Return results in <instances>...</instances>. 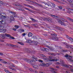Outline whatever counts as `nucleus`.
I'll list each match as a JSON object with an SVG mask.
<instances>
[{
	"instance_id": "1",
	"label": "nucleus",
	"mask_w": 73,
	"mask_h": 73,
	"mask_svg": "<svg viewBox=\"0 0 73 73\" xmlns=\"http://www.w3.org/2000/svg\"><path fill=\"white\" fill-rule=\"evenodd\" d=\"M33 60H32L31 59L27 60V59H26L25 60V61H27V62H29V64H31V63H32V62L33 61H37V58L35 57V56H33Z\"/></svg>"
},
{
	"instance_id": "2",
	"label": "nucleus",
	"mask_w": 73,
	"mask_h": 73,
	"mask_svg": "<svg viewBox=\"0 0 73 73\" xmlns=\"http://www.w3.org/2000/svg\"><path fill=\"white\" fill-rule=\"evenodd\" d=\"M64 56L66 57V59H67L68 61H70V62H73V60H72V58L73 57L72 56H69V55L67 54H66Z\"/></svg>"
},
{
	"instance_id": "3",
	"label": "nucleus",
	"mask_w": 73,
	"mask_h": 73,
	"mask_svg": "<svg viewBox=\"0 0 73 73\" xmlns=\"http://www.w3.org/2000/svg\"><path fill=\"white\" fill-rule=\"evenodd\" d=\"M6 24L5 21L2 18H0V28H1L2 24Z\"/></svg>"
},
{
	"instance_id": "4",
	"label": "nucleus",
	"mask_w": 73,
	"mask_h": 73,
	"mask_svg": "<svg viewBox=\"0 0 73 73\" xmlns=\"http://www.w3.org/2000/svg\"><path fill=\"white\" fill-rule=\"evenodd\" d=\"M60 62L62 63L61 64L62 66H65V67H66L67 68H70V67H69V66H70V67H72V66H71L70 65L68 66V65L64 64V62L62 60H60Z\"/></svg>"
},
{
	"instance_id": "5",
	"label": "nucleus",
	"mask_w": 73,
	"mask_h": 73,
	"mask_svg": "<svg viewBox=\"0 0 73 73\" xmlns=\"http://www.w3.org/2000/svg\"><path fill=\"white\" fill-rule=\"evenodd\" d=\"M48 59L50 61H58V59L56 58L52 59V56H49Z\"/></svg>"
},
{
	"instance_id": "6",
	"label": "nucleus",
	"mask_w": 73,
	"mask_h": 73,
	"mask_svg": "<svg viewBox=\"0 0 73 73\" xmlns=\"http://www.w3.org/2000/svg\"><path fill=\"white\" fill-rule=\"evenodd\" d=\"M14 17H15V15H13V16H10V18L8 19V21L9 23H10V22L12 21H13L14 20Z\"/></svg>"
},
{
	"instance_id": "7",
	"label": "nucleus",
	"mask_w": 73,
	"mask_h": 73,
	"mask_svg": "<svg viewBox=\"0 0 73 73\" xmlns=\"http://www.w3.org/2000/svg\"><path fill=\"white\" fill-rule=\"evenodd\" d=\"M51 36L54 37L52 38V39L54 40H58V37L55 38V37H56V36H57V35L56 34H51Z\"/></svg>"
},
{
	"instance_id": "8",
	"label": "nucleus",
	"mask_w": 73,
	"mask_h": 73,
	"mask_svg": "<svg viewBox=\"0 0 73 73\" xmlns=\"http://www.w3.org/2000/svg\"><path fill=\"white\" fill-rule=\"evenodd\" d=\"M5 13H0V17H3L4 19H6L7 18V17L5 16Z\"/></svg>"
},
{
	"instance_id": "9",
	"label": "nucleus",
	"mask_w": 73,
	"mask_h": 73,
	"mask_svg": "<svg viewBox=\"0 0 73 73\" xmlns=\"http://www.w3.org/2000/svg\"><path fill=\"white\" fill-rule=\"evenodd\" d=\"M43 19L44 21H48L50 23L51 22V21H52V19L51 18L47 19L46 18H43Z\"/></svg>"
},
{
	"instance_id": "10",
	"label": "nucleus",
	"mask_w": 73,
	"mask_h": 73,
	"mask_svg": "<svg viewBox=\"0 0 73 73\" xmlns=\"http://www.w3.org/2000/svg\"><path fill=\"white\" fill-rule=\"evenodd\" d=\"M53 27H54V28H56L57 29H58L59 30H60V31H63V28H62L57 27L56 26H53Z\"/></svg>"
},
{
	"instance_id": "11",
	"label": "nucleus",
	"mask_w": 73,
	"mask_h": 73,
	"mask_svg": "<svg viewBox=\"0 0 73 73\" xmlns=\"http://www.w3.org/2000/svg\"><path fill=\"white\" fill-rule=\"evenodd\" d=\"M38 60L39 62H41V63L40 64V65H41V66H45V64L44 63H42L43 62L42 60Z\"/></svg>"
},
{
	"instance_id": "12",
	"label": "nucleus",
	"mask_w": 73,
	"mask_h": 73,
	"mask_svg": "<svg viewBox=\"0 0 73 73\" xmlns=\"http://www.w3.org/2000/svg\"><path fill=\"white\" fill-rule=\"evenodd\" d=\"M64 44H65L66 45V48H69V47L70 48H72V49H73V46H70V45H68L66 43H64Z\"/></svg>"
},
{
	"instance_id": "13",
	"label": "nucleus",
	"mask_w": 73,
	"mask_h": 73,
	"mask_svg": "<svg viewBox=\"0 0 73 73\" xmlns=\"http://www.w3.org/2000/svg\"><path fill=\"white\" fill-rule=\"evenodd\" d=\"M67 38H68V39H69L71 41H72V42H73V39H72V38H70V37H69V36H67Z\"/></svg>"
},
{
	"instance_id": "14",
	"label": "nucleus",
	"mask_w": 73,
	"mask_h": 73,
	"mask_svg": "<svg viewBox=\"0 0 73 73\" xmlns=\"http://www.w3.org/2000/svg\"><path fill=\"white\" fill-rule=\"evenodd\" d=\"M32 2L33 4H36L37 5H38L39 6H40V7H42V6L40 4H38L36 2Z\"/></svg>"
},
{
	"instance_id": "15",
	"label": "nucleus",
	"mask_w": 73,
	"mask_h": 73,
	"mask_svg": "<svg viewBox=\"0 0 73 73\" xmlns=\"http://www.w3.org/2000/svg\"><path fill=\"white\" fill-rule=\"evenodd\" d=\"M42 50L44 51H46V52H49V49L46 48H42Z\"/></svg>"
},
{
	"instance_id": "16",
	"label": "nucleus",
	"mask_w": 73,
	"mask_h": 73,
	"mask_svg": "<svg viewBox=\"0 0 73 73\" xmlns=\"http://www.w3.org/2000/svg\"><path fill=\"white\" fill-rule=\"evenodd\" d=\"M51 16L52 17H53V18H54V19H57V18L58 17V16H56L55 15H51Z\"/></svg>"
},
{
	"instance_id": "17",
	"label": "nucleus",
	"mask_w": 73,
	"mask_h": 73,
	"mask_svg": "<svg viewBox=\"0 0 73 73\" xmlns=\"http://www.w3.org/2000/svg\"><path fill=\"white\" fill-rule=\"evenodd\" d=\"M5 37H11V35L8 34L7 33L5 34Z\"/></svg>"
},
{
	"instance_id": "18",
	"label": "nucleus",
	"mask_w": 73,
	"mask_h": 73,
	"mask_svg": "<svg viewBox=\"0 0 73 73\" xmlns=\"http://www.w3.org/2000/svg\"><path fill=\"white\" fill-rule=\"evenodd\" d=\"M25 5V6H27V7H29L30 8H32V9H33L34 8L33 7L29 5Z\"/></svg>"
},
{
	"instance_id": "19",
	"label": "nucleus",
	"mask_w": 73,
	"mask_h": 73,
	"mask_svg": "<svg viewBox=\"0 0 73 73\" xmlns=\"http://www.w3.org/2000/svg\"><path fill=\"white\" fill-rule=\"evenodd\" d=\"M1 37L2 38H4L5 37V35L2 34L1 36Z\"/></svg>"
},
{
	"instance_id": "20",
	"label": "nucleus",
	"mask_w": 73,
	"mask_h": 73,
	"mask_svg": "<svg viewBox=\"0 0 73 73\" xmlns=\"http://www.w3.org/2000/svg\"><path fill=\"white\" fill-rule=\"evenodd\" d=\"M27 42L28 43H32V41L31 40H28L27 41Z\"/></svg>"
},
{
	"instance_id": "21",
	"label": "nucleus",
	"mask_w": 73,
	"mask_h": 73,
	"mask_svg": "<svg viewBox=\"0 0 73 73\" xmlns=\"http://www.w3.org/2000/svg\"><path fill=\"white\" fill-rule=\"evenodd\" d=\"M28 36L29 37H32V34L31 33H29L28 34Z\"/></svg>"
},
{
	"instance_id": "22",
	"label": "nucleus",
	"mask_w": 73,
	"mask_h": 73,
	"mask_svg": "<svg viewBox=\"0 0 73 73\" xmlns=\"http://www.w3.org/2000/svg\"><path fill=\"white\" fill-rule=\"evenodd\" d=\"M46 47L48 48H49V49H50L51 51H53V48H52L50 47H49V46L48 45H46Z\"/></svg>"
},
{
	"instance_id": "23",
	"label": "nucleus",
	"mask_w": 73,
	"mask_h": 73,
	"mask_svg": "<svg viewBox=\"0 0 73 73\" xmlns=\"http://www.w3.org/2000/svg\"><path fill=\"white\" fill-rule=\"evenodd\" d=\"M59 23L60 24H61V25H64V23L63 22H61V20H60L59 21Z\"/></svg>"
},
{
	"instance_id": "24",
	"label": "nucleus",
	"mask_w": 73,
	"mask_h": 73,
	"mask_svg": "<svg viewBox=\"0 0 73 73\" xmlns=\"http://www.w3.org/2000/svg\"><path fill=\"white\" fill-rule=\"evenodd\" d=\"M67 19H68V20H70V21H71L72 22V23H73V19H70V18L69 17H67Z\"/></svg>"
},
{
	"instance_id": "25",
	"label": "nucleus",
	"mask_w": 73,
	"mask_h": 73,
	"mask_svg": "<svg viewBox=\"0 0 73 73\" xmlns=\"http://www.w3.org/2000/svg\"><path fill=\"white\" fill-rule=\"evenodd\" d=\"M9 13H11L13 15H16V13L14 12H12V11H9Z\"/></svg>"
},
{
	"instance_id": "26",
	"label": "nucleus",
	"mask_w": 73,
	"mask_h": 73,
	"mask_svg": "<svg viewBox=\"0 0 73 73\" xmlns=\"http://www.w3.org/2000/svg\"><path fill=\"white\" fill-rule=\"evenodd\" d=\"M25 9H26L28 11H30V12H32V11L31 10V9H29V8L25 7Z\"/></svg>"
},
{
	"instance_id": "27",
	"label": "nucleus",
	"mask_w": 73,
	"mask_h": 73,
	"mask_svg": "<svg viewBox=\"0 0 73 73\" xmlns=\"http://www.w3.org/2000/svg\"><path fill=\"white\" fill-rule=\"evenodd\" d=\"M51 4H52V3H51V2H48V3L47 5H48V6H50L51 5Z\"/></svg>"
},
{
	"instance_id": "28",
	"label": "nucleus",
	"mask_w": 73,
	"mask_h": 73,
	"mask_svg": "<svg viewBox=\"0 0 73 73\" xmlns=\"http://www.w3.org/2000/svg\"><path fill=\"white\" fill-rule=\"evenodd\" d=\"M1 32L3 33H4V32H6V29L1 30Z\"/></svg>"
},
{
	"instance_id": "29",
	"label": "nucleus",
	"mask_w": 73,
	"mask_h": 73,
	"mask_svg": "<svg viewBox=\"0 0 73 73\" xmlns=\"http://www.w3.org/2000/svg\"><path fill=\"white\" fill-rule=\"evenodd\" d=\"M33 21H38L37 20H36L35 19L32 18L31 19Z\"/></svg>"
},
{
	"instance_id": "30",
	"label": "nucleus",
	"mask_w": 73,
	"mask_h": 73,
	"mask_svg": "<svg viewBox=\"0 0 73 73\" xmlns=\"http://www.w3.org/2000/svg\"><path fill=\"white\" fill-rule=\"evenodd\" d=\"M55 47H56V51H57V50H58V46H55Z\"/></svg>"
},
{
	"instance_id": "31",
	"label": "nucleus",
	"mask_w": 73,
	"mask_h": 73,
	"mask_svg": "<svg viewBox=\"0 0 73 73\" xmlns=\"http://www.w3.org/2000/svg\"><path fill=\"white\" fill-rule=\"evenodd\" d=\"M68 10L69 11H70V12H72V13H73V9H72L71 10V9L70 8H69L68 9Z\"/></svg>"
},
{
	"instance_id": "32",
	"label": "nucleus",
	"mask_w": 73,
	"mask_h": 73,
	"mask_svg": "<svg viewBox=\"0 0 73 73\" xmlns=\"http://www.w3.org/2000/svg\"><path fill=\"white\" fill-rule=\"evenodd\" d=\"M34 68H35V69H38V67L37 66H34Z\"/></svg>"
},
{
	"instance_id": "33",
	"label": "nucleus",
	"mask_w": 73,
	"mask_h": 73,
	"mask_svg": "<svg viewBox=\"0 0 73 73\" xmlns=\"http://www.w3.org/2000/svg\"><path fill=\"white\" fill-rule=\"evenodd\" d=\"M14 27L15 28H16V29H18V28H19V26L17 25H15Z\"/></svg>"
},
{
	"instance_id": "34",
	"label": "nucleus",
	"mask_w": 73,
	"mask_h": 73,
	"mask_svg": "<svg viewBox=\"0 0 73 73\" xmlns=\"http://www.w3.org/2000/svg\"><path fill=\"white\" fill-rule=\"evenodd\" d=\"M29 70L31 72H34L33 69L31 68L29 69Z\"/></svg>"
},
{
	"instance_id": "35",
	"label": "nucleus",
	"mask_w": 73,
	"mask_h": 73,
	"mask_svg": "<svg viewBox=\"0 0 73 73\" xmlns=\"http://www.w3.org/2000/svg\"><path fill=\"white\" fill-rule=\"evenodd\" d=\"M51 6L52 7H54L55 6V5L54 4L52 3V5H51Z\"/></svg>"
},
{
	"instance_id": "36",
	"label": "nucleus",
	"mask_w": 73,
	"mask_h": 73,
	"mask_svg": "<svg viewBox=\"0 0 73 73\" xmlns=\"http://www.w3.org/2000/svg\"><path fill=\"white\" fill-rule=\"evenodd\" d=\"M19 43L20 45H24V44H23L22 42H19Z\"/></svg>"
},
{
	"instance_id": "37",
	"label": "nucleus",
	"mask_w": 73,
	"mask_h": 73,
	"mask_svg": "<svg viewBox=\"0 0 73 73\" xmlns=\"http://www.w3.org/2000/svg\"><path fill=\"white\" fill-rule=\"evenodd\" d=\"M10 46H13L14 47H15L16 46H16L14 45H13L11 44H10Z\"/></svg>"
},
{
	"instance_id": "38",
	"label": "nucleus",
	"mask_w": 73,
	"mask_h": 73,
	"mask_svg": "<svg viewBox=\"0 0 73 73\" xmlns=\"http://www.w3.org/2000/svg\"><path fill=\"white\" fill-rule=\"evenodd\" d=\"M13 62H14L16 64H18V62L16 60H13Z\"/></svg>"
},
{
	"instance_id": "39",
	"label": "nucleus",
	"mask_w": 73,
	"mask_h": 73,
	"mask_svg": "<svg viewBox=\"0 0 73 73\" xmlns=\"http://www.w3.org/2000/svg\"><path fill=\"white\" fill-rule=\"evenodd\" d=\"M59 9H60L61 10L62 9V7L61 6H59Z\"/></svg>"
},
{
	"instance_id": "40",
	"label": "nucleus",
	"mask_w": 73,
	"mask_h": 73,
	"mask_svg": "<svg viewBox=\"0 0 73 73\" xmlns=\"http://www.w3.org/2000/svg\"><path fill=\"white\" fill-rule=\"evenodd\" d=\"M2 63H3V64H7V62L6 61H3Z\"/></svg>"
},
{
	"instance_id": "41",
	"label": "nucleus",
	"mask_w": 73,
	"mask_h": 73,
	"mask_svg": "<svg viewBox=\"0 0 73 73\" xmlns=\"http://www.w3.org/2000/svg\"><path fill=\"white\" fill-rule=\"evenodd\" d=\"M11 66H12V67H15V65L14 64H13L11 65Z\"/></svg>"
},
{
	"instance_id": "42",
	"label": "nucleus",
	"mask_w": 73,
	"mask_h": 73,
	"mask_svg": "<svg viewBox=\"0 0 73 73\" xmlns=\"http://www.w3.org/2000/svg\"><path fill=\"white\" fill-rule=\"evenodd\" d=\"M0 3L1 4V5H3V4H4V3H3V2L2 1H0Z\"/></svg>"
},
{
	"instance_id": "43",
	"label": "nucleus",
	"mask_w": 73,
	"mask_h": 73,
	"mask_svg": "<svg viewBox=\"0 0 73 73\" xmlns=\"http://www.w3.org/2000/svg\"><path fill=\"white\" fill-rule=\"evenodd\" d=\"M19 31H21V32H24V29H19Z\"/></svg>"
},
{
	"instance_id": "44",
	"label": "nucleus",
	"mask_w": 73,
	"mask_h": 73,
	"mask_svg": "<svg viewBox=\"0 0 73 73\" xmlns=\"http://www.w3.org/2000/svg\"><path fill=\"white\" fill-rule=\"evenodd\" d=\"M38 43V42L37 41H35V45H37V44Z\"/></svg>"
},
{
	"instance_id": "45",
	"label": "nucleus",
	"mask_w": 73,
	"mask_h": 73,
	"mask_svg": "<svg viewBox=\"0 0 73 73\" xmlns=\"http://www.w3.org/2000/svg\"><path fill=\"white\" fill-rule=\"evenodd\" d=\"M34 26H35V27H37V25L36 24H33Z\"/></svg>"
},
{
	"instance_id": "46",
	"label": "nucleus",
	"mask_w": 73,
	"mask_h": 73,
	"mask_svg": "<svg viewBox=\"0 0 73 73\" xmlns=\"http://www.w3.org/2000/svg\"><path fill=\"white\" fill-rule=\"evenodd\" d=\"M41 56H42V57H45V56L43 54H42Z\"/></svg>"
},
{
	"instance_id": "47",
	"label": "nucleus",
	"mask_w": 73,
	"mask_h": 73,
	"mask_svg": "<svg viewBox=\"0 0 73 73\" xmlns=\"http://www.w3.org/2000/svg\"><path fill=\"white\" fill-rule=\"evenodd\" d=\"M14 5H15V6H17V7H18V6H19V5L17 4H14Z\"/></svg>"
},
{
	"instance_id": "48",
	"label": "nucleus",
	"mask_w": 73,
	"mask_h": 73,
	"mask_svg": "<svg viewBox=\"0 0 73 73\" xmlns=\"http://www.w3.org/2000/svg\"><path fill=\"white\" fill-rule=\"evenodd\" d=\"M33 37L34 38H37V37H36V36H33Z\"/></svg>"
},
{
	"instance_id": "49",
	"label": "nucleus",
	"mask_w": 73,
	"mask_h": 73,
	"mask_svg": "<svg viewBox=\"0 0 73 73\" xmlns=\"http://www.w3.org/2000/svg\"><path fill=\"white\" fill-rule=\"evenodd\" d=\"M19 10H21V11H24V9H19Z\"/></svg>"
},
{
	"instance_id": "50",
	"label": "nucleus",
	"mask_w": 73,
	"mask_h": 73,
	"mask_svg": "<svg viewBox=\"0 0 73 73\" xmlns=\"http://www.w3.org/2000/svg\"><path fill=\"white\" fill-rule=\"evenodd\" d=\"M56 64H58V65H59L60 64V63H59V62H57L56 63Z\"/></svg>"
},
{
	"instance_id": "51",
	"label": "nucleus",
	"mask_w": 73,
	"mask_h": 73,
	"mask_svg": "<svg viewBox=\"0 0 73 73\" xmlns=\"http://www.w3.org/2000/svg\"><path fill=\"white\" fill-rule=\"evenodd\" d=\"M22 35H23V36H25V33H24Z\"/></svg>"
},
{
	"instance_id": "52",
	"label": "nucleus",
	"mask_w": 73,
	"mask_h": 73,
	"mask_svg": "<svg viewBox=\"0 0 73 73\" xmlns=\"http://www.w3.org/2000/svg\"><path fill=\"white\" fill-rule=\"evenodd\" d=\"M9 69H12V70H13V69H12V67H11V66H9Z\"/></svg>"
},
{
	"instance_id": "53",
	"label": "nucleus",
	"mask_w": 73,
	"mask_h": 73,
	"mask_svg": "<svg viewBox=\"0 0 73 73\" xmlns=\"http://www.w3.org/2000/svg\"><path fill=\"white\" fill-rule=\"evenodd\" d=\"M63 52H67V50H63Z\"/></svg>"
},
{
	"instance_id": "54",
	"label": "nucleus",
	"mask_w": 73,
	"mask_h": 73,
	"mask_svg": "<svg viewBox=\"0 0 73 73\" xmlns=\"http://www.w3.org/2000/svg\"><path fill=\"white\" fill-rule=\"evenodd\" d=\"M68 0L69 2H70V3H71V1H71V0Z\"/></svg>"
},
{
	"instance_id": "55",
	"label": "nucleus",
	"mask_w": 73,
	"mask_h": 73,
	"mask_svg": "<svg viewBox=\"0 0 73 73\" xmlns=\"http://www.w3.org/2000/svg\"><path fill=\"white\" fill-rule=\"evenodd\" d=\"M13 30L15 31H16V29H13Z\"/></svg>"
},
{
	"instance_id": "56",
	"label": "nucleus",
	"mask_w": 73,
	"mask_h": 73,
	"mask_svg": "<svg viewBox=\"0 0 73 73\" xmlns=\"http://www.w3.org/2000/svg\"><path fill=\"white\" fill-rule=\"evenodd\" d=\"M56 68H57V69H59V66H56Z\"/></svg>"
},
{
	"instance_id": "57",
	"label": "nucleus",
	"mask_w": 73,
	"mask_h": 73,
	"mask_svg": "<svg viewBox=\"0 0 73 73\" xmlns=\"http://www.w3.org/2000/svg\"><path fill=\"white\" fill-rule=\"evenodd\" d=\"M61 19L62 20V21H65V19H64L63 18L62 19Z\"/></svg>"
},
{
	"instance_id": "58",
	"label": "nucleus",
	"mask_w": 73,
	"mask_h": 73,
	"mask_svg": "<svg viewBox=\"0 0 73 73\" xmlns=\"http://www.w3.org/2000/svg\"><path fill=\"white\" fill-rule=\"evenodd\" d=\"M71 4H73V1H71Z\"/></svg>"
},
{
	"instance_id": "59",
	"label": "nucleus",
	"mask_w": 73,
	"mask_h": 73,
	"mask_svg": "<svg viewBox=\"0 0 73 73\" xmlns=\"http://www.w3.org/2000/svg\"><path fill=\"white\" fill-rule=\"evenodd\" d=\"M0 55H3V53H0Z\"/></svg>"
},
{
	"instance_id": "60",
	"label": "nucleus",
	"mask_w": 73,
	"mask_h": 73,
	"mask_svg": "<svg viewBox=\"0 0 73 73\" xmlns=\"http://www.w3.org/2000/svg\"><path fill=\"white\" fill-rule=\"evenodd\" d=\"M26 27H29V25H26Z\"/></svg>"
},
{
	"instance_id": "61",
	"label": "nucleus",
	"mask_w": 73,
	"mask_h": 73,
	"mask_svg": "<svg viewBox=\"0 0 73 73\" xmlns=\"http://www.w3.org/2000/svg\"><path fill=\"white\" fill-rule=\"evenodd\" d=\"M55 1H56V2H58V1H57V0H54Z\"/></svg>"
},
{
	"instance_id": "62",
	"label": "nucleus",
	"mask_w": 73,
	"mask_h": 73,
	"mask_svg": "<svg viewBox=\"0 0 73 73\" xmlns=\"http://www.w3.org/2000/svg\"><path fill=\"white\" fill-rule=\"evenodd\" d=\"M71 72H73V69H71Z\"/></svg>"
},
{
	"instance_id": "63",
	"label": "nucleus",
	"mask_w": 73,
	"mask_h": 73,
	"mask_svg": "<svg viewBox=\"0 0 73 73\" xmlns=\"http://www.w3.org/2000/svg\"><path fill=\"white\" fill-rule=\"evenodd\" d=\"M2 61V59H0V61Z\"/></svg>"
},
{
	"instance_id": "64",
	"label": "nucleus",
	"mask_w": 73,
	"mask_h": 73,
	"mask_svg": "<svg viewBox=\"0 0 73 73\" xmlns=\"http://www.w3.org/2000/svg\"><path fill=\"white\" fill-rule=\"evenodd\" d=\"M12 38V39H14V37H12V38Z\"/></svg>"
}]
</instances>
